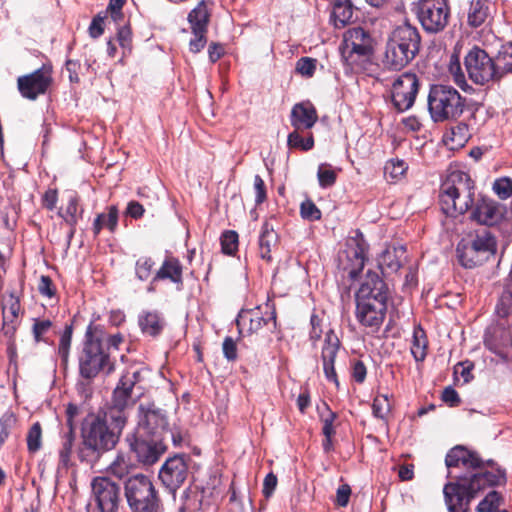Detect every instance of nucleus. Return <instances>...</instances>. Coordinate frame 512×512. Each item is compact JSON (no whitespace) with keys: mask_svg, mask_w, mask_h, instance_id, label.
<instances>
[{"mask_svg":"<svg viewBox=\"0 0 512 512\" xmlns=\"http://www.w3.org/2000/svg\"><path fill=\"white\" fill-rule=\"evenodd\" d=\"M73 335V324H66L59 339L58 355L61 359L62 365L67 366L69 361V354Z\"/></svg>","mask_w":512,"mask_h":512,"instance_id":"39","label":"nucleus"},{"mask_svg":"<svg viewBox=\"0 0 512 512\" xmlns=\"http://www.w3.org/2000/svg\"><path fill=\"white\" fill-rule=\"evenodd\" d=\"M126 424L125 417L108 412L89 413L81 423L76 449L79 461L93 467L105 453L115 449Z\"/></svg>","mask_w":512,"mask_h":512,"instance_id":"1","label":"nucleus"},{"mask_svg":"<svg viewBox=\"0 0 512 512\" xmlns=\"http://www.w3.org/2000/svg\"><path fill=\"white\" fill-rule=\"evenodd\" d=\"M503 498L501 494L495 490L489 492L484 499L480 501L476 507L477 512H501L500 505Z\"/></svg>","mask_w":512,"mask_h":512,"instance_id":"41","label":"nucleus"},{"mask_svg":"<svg viewBox=\"0 0 512 512\" xmlns=\"http://www.w3.org/2000/svg\"><path fill=\"white\" fill-rule=\"evenodd\" d=\"M464 66L474 84L499 86L512 75V41L502 44L492 55L474 45L464 56Z\"/></svg>","mask_w":512,"mask_h":512,"instance_id":"3","label":"nucleus"},{"mask_svg":"<svg viewBox=\"0 0 512 512\" xmlns=\"http://www.w3.org/2000/svg\"><path fill=\"white\" fill-rule=\"evenodd\" d=\"M255 205L260 206L267 200V188L260 175L254 176Z\"/></svg>","mask_w":512,"mask_h":512,"instance_id":"59","label":"nucleus"},{"mask_svg":"<svg viewBox=\"0 0 512 512\" xmlns=\"http://www.w3.org/2000/svg\"><path fill=\"white\" fill-rule=\"evenodd\" d=\"M343 58L350 64L358 58H368L373 54V38L362 27H353L344 33L341 47Z\"/></svg>","mask_w":512,"mask_h":512,"instance_id":"17","label":"nucleus"},{"mask_svg":"<svg viewBox=\"0 0 512 512\" xmlns=\"http://www.w3.org/2000/svg\"><path fill=\"white\" fill-rule=\"evenodd\" d=\"M124 342L121 333L107 335L103 325L90 322L87 326L82 347L78 354L79 374L86 380H92L100 372L111 374L115 365L110 357V350H119Z\"/></svg>","mask_w":512,"mask_h":512,"instance_id":"2","label":"nucleus"},{"mask_svg":"<svg viewBox=\"0 0 512 512\" xmlns=\"http://www.w3.org/2000/svg\"><path fill=\"white\" fill-rule=\"evenodd\" d=\"M510 275L511 280L505 286L496 305V313L501 318H507L512 315V272Z\"/></svg>","mask_w":512,"mask_h":512,"instance_id":"40","label":"nucleus"},{"mask_svg":"<svg viewBox=\"0 0 512 512\" xmlns=\"http://www.w3.org/2000/svg\"><path fill=\"white\" fill-rule=\"evenodd\" d=\"M367 375V368L363 361L353 360L351 363V377L358 384H362Z\"/></svg>","mask_w":512,"mask_h":512,"instance_id":"62","label":"nucleus"},{"mask_svg":"<svg viewBox=\"0 0 512 512\" xmlns=\"http://www.w3.org/2000/svg\"><path fill=\"white\" fill-rule=\"evenodd\" d=\"M155 263L151 257H140L135 264L136 277L141 280H147L152 272Z\"/></svg>","mask_w":512,"mask_h":512,"instance_id":"51","label":"nucleus"},{"mask_svg":"<svg viewBox=\"0 0 512 512\" xmlns=\"http://www.w3.org/2000/svg\"><path fill=\"white\" fill-rule=\"evenodd\" d=\"M75 436V430H68L62 436L61 448L59 450V461L64 467H69L71 465Z\"/></svg>","mask_w":512,"mask_h":512,"instance_id":"38","label":"nucleus"},{"mask_svg":"<svg viewBox=\"0 0 512 512\" xmlns=\"http://www.w3.org/2000/svg\"><path fill=\"white\" fill-rule=\"evenodd\" d=\"M445 464L448 468L462 465L468 469H477L483 466L484 461L477 452L469 450L462 445H457L448 451L445 457Z\"/></svg>","mask_w":512,"mask_h":512,"instance_id":"25","label":"nucleus"},{"mask_svg":"<svg viewBox=\"0 0 512 512\" xmlns=\"http://www.w3.org/2000/svg\"><path fill=\"white\" fill-rule=\"evenodd\" d=\"M92 497L101 512H118L122 497L121 486L108 476H96L91 481Z\"/></svg>","mask_w":512,"mask_h":512,"instance_id":"16","label":"nucleus"},{"mask_svg":"<svg viewBox=\"0 0 512 512\" xmlns=\"http://www.w3.org/2000/svg\"><path fill=\"white\" fill-rule=\"evenodd\" d=\"M124 496L131 512H163V502L153 479L143 473L127 477Z\"/></svg>","mask_w":512,"mask_h":512,"instance_id":"9","label":"nucleus"},{"mask_svg":"<svg viewBox=\"0 0 512 512\" xmlns=\"http://www.w3.org/2000/svg\"><path fill=\"white\" fill-rule=\"evenodd\" d=\"M127 0H110L107 6V9L104 14L110 13L112 20L116 23H121L124 21V14L122 12V8L125 5Z\"/></svg>","mask_w":512,"mask_h":512,"instance_id":"54","label":"nucleus"},{"mask_svg":"<svg viewBox=\"0 0 512 512\" xmlns=\"http://www.w3.org/2000/svg\"><path fill=\"white\" fill-rule=\"evenodd\" d=\"M189 461V455L175 454L167 458L159 469L158 479L173 497L188 478Z\"/></svg>","mask_w":512,"mask_h":512,"instance_id":"15","label":"nucleus"},{"mask_svg":"<svg viewBox=\"0 0 512 512\" xmlns=\"http://www.w3.org/2000/svg\"><path fill=\"white\" fill-rule=\"evenodd\" d=\"M125 440L136 460L144 466L154 465L167 451L165 438L131 432Z\"/></svg>","mask_w":512,"mask_h":512,"instance_id":"12","label":"nucleus"},{"mask_svg":"<svg viewBox=\"0 0 512 512\" xmlns=\"http://www.w3.org/2000/svg\"><path fill=\"white\" fill-rule=\"evenodd\" d=\"M52 82V70L44 65L29 74L19 76L17 88L23 98L35 101L48 91Z\"/></svg>","mask_w":512,"mask_h":512,"instance_id":"20","label":"nucleus"},{"mask_svg":"<svg viewBox=\"0 0 512 512\" xmlns=\"http://www.w3.org/2000/svg\"><path fill=\"white\" fill-rule=\"evenodd\" d=\"M317 178L320 187H332L337 180V172L330 164L322 163L318 167Z\"/></svg>","mask_w":512,"mask_h":512,"instance_id":"44","label":"nucleus"},{"mask_svg":"<svg viewBox=\"0 0 512 512\" xmlns=\"http://www.w3.org/2000/svg\"><path fill=\"white\" fill-rule=\"evenodd\" d=\"M118 216L119 211L115 205L107 207V213L98 214L92 225L94 237H97L103 228H107L112 233L115 232L118 226Z\"/></svg>","mask_w":512,"mask_h":512,"instance_id":"33","label":"nucleus"},{"mask_svg":"<svg viewBox=\"0 0 512 512\" xmlns=\"http://www.w3.org/2000/svg\"><path fill=\"white\" fill-rule=\"evenodd\" d=\"M389 288L383 277L375 271L368 270L363 282L355 293V317L358 323L378 332L387 313Z\"/></svg>","mask_w":512,"mask_h":512,"instance_id":"4","label":"nucleus"},{"mask_svg":"<svg viewBox=\"0 0 512 512\" xmlns=\"http://www.w3.org/2000/svg\"><path fill=\"white\" fill-rule=\"evenodd\" d=\"M169 280L176 285L178 290L183 287V265L181 261L174 256H167L160 268L156 271L152 282Z\"/></svg>","mask_w":512,"mask_h":512,"instance_id":"26","label":"nucleus"},{"mask_svg":"<svg viewBox=\"0 0 512 512\" xmlns=\"http://www.w3.org/2000/svg\"><path fill=\"white\" fill-rule=\"evenodd\" d=\"M408 170V164L401 159H390L386 162L384 167L385 175L389 176L392 180L397 181L401 179Z\"/></svg>","mask_w":512,"mask_h":512,"instance_id":"43","label":"nucleus"},{"mask_svg":"<svg viewBox=\"0 0 512 512\" xmlns=\"http://www.w3.org/2000/svg\"><path fill=\"white\" fill-rule=\"evenodd\" d=\"M428 339L425 330L421 326L414 328L411 354L416 362H422L427 356Z\"/></svg>","mask_w":512,"mask_h":512,"instance_id":"36","label":"nucleus"},{"mask_svg":"<svg viewBox=\"0 0 512 512\" xmlns=\"http://www.w3.org/2000/svg\"><path fill=\"white\" fill-rule=\"evenodd\" d=\"M318 121L316 107L309 100L293 105L290 112V124L296 130H310Z\"/></svg>","mask_w":512,"mask_h":512,"instance_id":"24","label":"nucleus"},{"mask_svg":"<svg viewBox=\"0 0 512 512\" xmlns=\"http://www.w3.org/2000/svg\"><path fill=\"white\" fill-rule=\"evenodd\" d=\"M369 245L360 230L355 231V236L347 240V249L339 256V268L347 273L351 280H356L362 272Z\"/></svg>","mask_w":512,"mask_h":512,"instance_id":"14","label":"nucleus"},{"mask_svg":"<svg viewBox=\"0 0 512 512\" xmlns=\"http://www.w3.org/2000/svg\"><path fill=\"white\" fill-rule=\"evenodd\" d=\"M191 32H208L210 13L205 1L199 2L188 14Z\"/></svg>","mask_w":512,"mask_h":512,"instance_id":"34","label":"nucleus"},{"mask_svg":"<svg viewBox=\"0 0 512 512\" xmlns=\"http://www.w3.org/2000/svg\"><path fill=\"white\" fill-rule=\"evenodd\" d=\"M15 424L16 418L12 413H6L0 418V447L9 437Z\"/></svg>","mask_w":512,"mask_h":512,"instance_id":"53","label":"nucleus"},{"mask_svg":"<svg viewBox=\"0 0 512 512\" xmlns=\"http://www.w3.org/2000/svg\"><path fill=\"white\" fill-rule=\"evenodd\" d=\"M18 328V321L9 319V316L3 315V324L1 331L8 341H15V334Z\"/></svg>","mask_w":512,"mask_h":512,"instance_id":"64","label":"nucleus"},{"mask_svg":"<svg viewBox=\"0 0 512 512\" xmlns=\"http://www.w3.org/2000/svg\"><path fill=\"white\" fill-rule=\"evenodd\" d=\"M51 327H52V322L50 320L36 319L34 321V324L32 327V333H33L35 342L39 343V342L45 341L44 335L50 330Z\"/></svg>","mask_w":512,"mask_h":512,"instance_id":"56","label":"nucleus"},{"mask_svg":"<svg viewBox=\"0 0 512 512\" xmlns=\"http://www.w3.org/2000/svg\"><path fill=\"white\" fill-rule=\"evenodd\" d=\"M475 183L469 174L462 171L452 172L442 183L439 193L441 211L450 217L464 215L470 211L476 201Z\"/></svg>","mask_w":512,"mask_h":512,"instance_id":"6","label":"nucleus"},{"mask_svg":"<svg viewBox=\"0 0 512 512\" xmlns=\"http://www.w3.org/2000/svg\"><path fill=\"white\" fill-rule=\"evenodd\" d=\"M318 60L311 57H301L297 60L295 71L303 77L311 78L314 76Z\"/></svg>","mask_w":512,"mask_h":512,"instance_id":"49","label":"nucleus"},{"mask_svg":"<svg viewBox=\"0 0 512 512\" xmlns=\"http://www.w3.org/2000/svg\"><path fill=\"white\" fill-rule=\"evenodd\" d=\"M107 15L100 12L91 21L89 25V35L97 39L104 33V23Z\"/></svg>","mask_w":512,"mask_h":512,"instance_id":"57","label":"nucleus"},{"mask_svg":"<svg viewBox=\"0 0 512 512\" xmlns=\"http://www.w3.org/2000/svg\"><path fill=\"white\" fill-rule=\"evenodd\" d=\"M279 237L270 221H265L261 227L259 235V255L260 257L270 262L272 260V251L278 245Z\"/></svg>","mask_w":512,"mask_h":512,"instance_id":"30","label":"nucleus"},{"mask_svg":"<svg viewBox=\"0 0 512 512\" xmlns=\"http://www.w3.org/2000/svg\"><path fill=\"white\" fill-rule=\"evenodd\" d=\"M419 86V79L414 73H402L394 80L391 100L398 112H404L414 105Z\"/></svg>","mask_w":512,"mask_h":512,"instance_id":"19","label":"nucleus"},{"mask_svg":"<svg viewBox=\"0 0 512 512\" xmlns=\"http://www.w3.org/2000/svg\"><path fill=\"white\" fill-rule=\"evenodd\" d=\"M495 10V4L489 0H472L468 12V24L471 27L478 28L492 17Z\"/></svg>","mask_w":512,"mask_h":512,"instance_id":"31","label":"nucleus"},{"mask_svg":"<svg viewBox=\"0 0 512 512\" xmlns=\"http://www.w3.org/2000/svg\"><path fill=\"white\" fill-rule=\"evenodd\" d=\"M397 251L398 250L396 248H393L392 250L387 249L381 254L378 261L381 270L383 268H387L391 271H398L401 268L402 263L397 256Z\"/></svg>","mask_w":512,"mask_h":512,"instance_id":"48","label":"nucleus"},{"mask_svg":"<svg viewBox=\"0 0 512 512\" xmlns=\"http://www.w3.org/2000/svg\"><path fill=\"white\" fill-rule=\"evenodd\" d=\"M505 482V473L499 469L476 472L469 477L459 478L457 482H448L443 488L448 512H471L470 503L480 492Z\"/></svg>","mask_w":512,"mask_h":512,"instance_id":"5","label":"nucleus"},{"mask_svg":"<svg viewBox=\"0 0 512 512\" xmlns=\"http://www.w3.org/2000/svg\"><path fill=\"white\" fill-rule=\"evenodd\" d=\"M484 345L491 352L506 359L505 349L512 346L511 332L505 328H495L490 335L485 336Z\"/></svg>","mask_w":512,"mask_h":512,"instance_id":"28","label":"nucleus"},{"mask_svg":"<svg viewBox=\"0 0 512 512\" xmlns=\"http://www.w3.org/2000/svg\"><path fill=\"white\" fill-rule=\"evenodd\" d=\"M117 41L123 49H131L132 31L129 24H124L118 28Z\"/></svg>","mask_w":512,"mask_h":512,"instance_id":"61","label":"nucleus"},{"mask_svg":"<svg viewBox=\"0 0 512 512\" xmlns=\"http://www.w3.org/2000/svg\"><path fill=\"white\" fill-rule=\"evenodd\" d=\"M391 411V404L386 394H379L373 399V416L387 423V415Z\"/></svg>","mask_w":512,"mask_h":512,"instance_id":"42","label":"nucleus"},{"mask_svg":"<svg viewBox=\"0 0 512 512\" xmlns=\"http://www.w3.org/2000/svg\"><path fill=\"white\" fill-rule=\"evenodd\" d=\"M66 201V204L59 208L57 214L68 226L77 225L84 213V209L80 205V196L77 192L71 191L68 193Z\"/></svg>","mask_w":512,"mask_h":512,"instance_id":"29","label":"nucleus"},{"mask_svg":"<svg viewBox=\"0 0 512 512\" xmlns=\"http://www.w3.org/2000/svg\"><path fill=\"white\" fill-rule=\"evenodd\" d=\"M467 98L451 85L433 84L427 96V108L434 123L457 121L465 111Z\"/></svg>","mask_w":512,"mask_h":512,"instance_id":"8","label":"nucleus"},{"mask_svg":"<svg viewBox=\"0 0 512 512\" xmlns=\"http://www.w3.org/2000/svg\"><path fill=\"white\" fill-rule=\"evenodd\" d=\"M108 471L113 476L122 479L128 474V466L125 463L124 457L119 455L116 459L109 465Z\"/></svg>","mask_w":512,"mask_h":512,"instance_id":"58","label":"nucleus"},{"mask_svg":"<svg viewBox=\"0 0 512 512\" xmlns=\"http://www.w3.org/2000/svg\"><path fill=\"white\" fill-rule=\"evenodd\" d=\"M304 130L294 129L287 137V145L290 149H298L301 151H309L314 147V137L309 133L307 137H303L301 132Z\"/></svg>","mask_w":512,"mask_h":512,"instance_id":"37","label":"nucleus"},{"mask_svg":"<svg viewBox=\"0 0 512 512\" xmlns=\"http://www.w3.org/2000/svg\"><path fill=\"white\" fill-rule=\"evenodd\" d=\"M341 347L340 339L333 329H329L325 333L323 346L321 349V360L323 364V372L327 381L335 384L339 388V380L335 370V359Z\"/></svg>","mask_w":512,"mask_h":512,"instance_id":"22","label":"nucleus"},{"mask_svg":"<svg viewBox=\"0 0 512 512\" xmlns=\"http://www.w3.org/2000/svg\"><path fill=\"white\" fill-rule=\"evenodd\" d=\"M140 381V370L126 369L112 392L111 405L106 412L113 416L125 417L127 423L128 414L126 409L135 404L136 400L132 397L133 390Z\"/></svg>","mask_w":512,"mask_h":512,"instance_id":"13","label":"nucleus"},{"mask_svg":"<svg viewBox=\"0 0 512 512\" xmlns=\"http://www.w3.org/2000/svg\"><path fill=\"white\" fill-rule=\"evenodd\" d=\"M138 325L142 334L157 338L166 326L163 315L157 310H144L138 316Z\"/></svg>","mask_w":512,"mask_h":512,"instance_id":"27","label":"nucleus"},{"mask_svg":"<svg viewBox=\"0 0 512 512\" xmlns=\"http://www.w3.org/2000/svg\"><path fill=\"white\" fill-rule=\"evenodd\" d=\"M222 350L224 357L229 362H234L237 360V345L232 337L227 336L223 340Z\"/></svg>","mask_w":512,"mask_h":512,"instance_id":"63","label":"nucleus"},{"mask_svg":"<svg viewBox=\"0 0 512 512\" xmlns=\"http://www.w3.org/2000/svg\"><path fill=\"white\" fill-rule=\"evenodd\" d=\"M471 120H475V114H471L467 120L456 122L451 125L449 130L445 133V138L451 141L455 147L464 146L472 137L474 128L471 125Z\"/></svg>","mask_w":512,"mask_h":512,"instance_id":"32","label":"nucleus"},{"mask_svg":"<svg viewBox=\"0 0 512 512\" xmlns=\"http://www.w3.org/2000/svg\"><path fill=\"white\" fill-rule=\"evenodd\" d=\"M325 413L320 414V421L323 424L322 434L324 436H335L336 429L334 426L335 420L338 418L336 412L332 411L327 403H324Z\"/></svg>","mask_w":512,"mask_h":512,"instance_id":"47","label":"nucleus"},{"mask_svg":"<svg viewBox=\"0 0 512 512\" xmlns=\"http://www.w3.org/2000/svg\"><path fill=\"white\" fill-rule=\"evenodd\" d=\"M497 251V241L487 229H480L474 236L462 239L456 247L458 261L464 268L472 269L481 265Z\"/></svg>","mask_w":512,"mask_h":512,"instance_id":"10","label":"nucleus"},{"mask_svg":"<svg viewBox=\"0 0 512 512\" xmlns=\"http://www.w3.org/2000/svg\"><path fill=\"white\" fill-rule=\"evenodd\" d=\"M139 421L134 433L165 438L168 433V421L164 411L155 403L140 404Z\"/></svg>","mask_w":512,"mask_h":512,"instance_id":"18","label":"nucleus"},{"mask_svg":"<svg viewBox=\"0 0 512 512\" xmlns=\"http://www.w3.org/2000/svg\"><path fill=\"white\" fill-rule=\"evenodd\" d=\"M27 449L30 453H36L42 446V427L39 422H35L28 430Z\"/></svg>","mask_w":512,"mask_h":512,"instance_id":"45","label":"nucleus"},{"mask_svg":"<svg viewBox=\"0 0 512 512\" xmlns=\"http://www.w3.org/2000/svg\"><path fill=\"white\" fill-rule=\"evenodd\" d=\"M300 215L304 220L317 221L322 217L321 210L311 199H306L300 205Z\"/></svg>","mask_w":512,"mask_h":512,"instance_id":"50","label":"nucleus"},{"mask_svg":"<svg viewBox=\"0 0 512 512\" xmlns=\"http://www.w3.org/2000/svg\"><path fill=\"white\" fill-rule=\"evenodd\" d=\"M493 190L500 199H508L512 195V180L508 177L496 179Z\"/></svg>","mask_w":512,"mask_h":512,"instance_id":"52","label":"nucleus"},{"mask_svg":"<svg viewBox=\"0 0 512 512\" xmlns=\"http://www.w3.org/2000/svg\"><path fill=\"white\" fill-rule=\"evenodd\" d=\"M507 215L505 204L499 203L489 197L480 196L476 199L469 218L479 225L493 227L499 225Z\"/></svg>","mask_w":512,"mask_h":512,"instance_id":"21","label":"nucleus"},{"mask_svg":"<svg viewBox=\"0 0 512 512\" xmlns=\"http://www.w3.org/2000/svg\"><path fill=\"white\" fill-rule=\"evenodd\" d=\"M221 250L226 255H234L238 250V233L234 230H226L222 233Z\"/></svg>","mask_w":512,"mask_h":512,"instance_id":"46","label":"nucleus"},{"mask_svg":"<svg viewBox=\"0 0 512 512\" xmlns=\"http://www.w3.org/2000/svg\"><path fill=\"white\" fill-rule=\"evenodd\" d=\"M38 291L42 296L48 298H52L56 295V287L49 276L42 275L40 277Z\"/></svg>","mask_w":512,"mask_h":512,"instance_id":"60","label":"nucleus"},{"mask_svg":"<svg viewBox=\"0 0 512 512\" xmlns=\"http://www.w3.org/2000/svg\"><path fill=\"white\" fill-rule=\"evenodd\" d=\"M413 10L422 28L429 34L443 32L451 21L450 0H418Z\"/></svg>","mask_w":512,"mask_h":512,"instance_id":"11","label":"nucleus"},{"mask_svg":"<svg viewBox=\"0 0 512 512\" xmlns=\"http://www.w3.org/2000/svg\"><path fill=\"white\" fill-rule=\"evenodd\" d=\"M310 325L309 340L313 346H316L323 334L322 319L317 314H312L310 317Z\"/></svg>","mask_w":512,"mask_h":512,"instance_id":"55","label":"nucleus"},{"mask_svg":"<svg viewBox=\"0 0 512 512\" xmlns=\"http://www.w3.org/2000/svg\"><path fill=\"white\" fill-rule=\"evenodd\" d=\"M421 36L417 27L405 22L390 34L385 47L383 65L399 71L407 66L419 53Z\"/></svg>","mask_w":512,"mask_h":512,"instance_id":"7","label":"nucleus"},{"mask_svg":"<svg viewBox=\"0 0 512 512\" xmlns=\"http://www.w3.org/2000/svg\"><path fill=\"white\" fill-rule=\"evenodd\" d=\"M331 20L337 28H343L352 20L354 9L351 0H332Z\"/></svg>","mask_w":512,"mask_h":512,"instance_id":"35","label":"nucleus"},{"mask_svg":"<svg viewBox=\"0 0 512 512\" xmlns=\"http://www.w3.org/2000/svg\"><path fill=\"white\" fill-rule=\"evenodd\" d=\"M236 325L241 334L244 330L248 334L257 333L264 326H270L272 331L276 327V312L273 310L264 317L259 308L242 310L236 319Z\"/></svg>","mask_w":512,"mask_h":512,"instance_id":"23","label":"nucleus"}]
</instances>
